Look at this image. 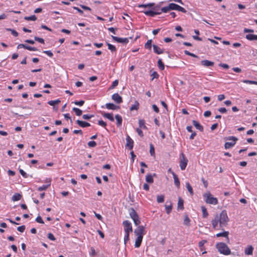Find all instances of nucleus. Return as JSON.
<instances>
[{
    "label": "nucleus",
    "mask_w": 257,
    "mask_h": 257,
    "mask_svg": "<svg viewBox=\"0 0 257 257\" xmlns=\"http://www.w3.org/2000/svg\"><path fill=\"white\" fill-rule=\"evenodd\" d=\"M229 218L225 210H223L219 215L217 214L212 220L211 223L214 229H216L219 223V227L223 229V227L227 225Z\"/></svg>",
    "instance_id": "f257e3e1"
},
{
    "label": "nucleus",
    "mask_w": 257,
    "mask_h": 257,
    "mask_svg": "<svg viewBox=\"0 0 257 257\" xmlns=\"http://www.w3.org/2000/svg\"><path fill=\"white\" fill-rule=\"evenodd\" d=\"M216 247L218 251L224 255H228L231 253V251L228 246L223 242H219L216 244Z\"/></svg>",
    "instance_id": "f03ea898"
},
{
    "label": "nucleus",
    "mask_w": 257,
    "mask_h": 257,
    "mask_svg": "<svg viewBox=\"0 0 257 257\" xmlns=\"http://www.w3.org/2000/svg\"><path fill=\"white\" fill-rule=\"evenodd\" d=\"M203 197L207 203L215 205L218 203L217 199L213 197L210 192L204 194Z\"/></svg>",
    "instance_id": "7ed1b4c3"
},
{
    "label": "nucleus",
    "mask_w": 257,
    "mask_h": 257,
    "mask_svg": "<svg viewBox=\"0 0 257 257\" xmlns=\"http://www.w3.org/2000/svg\"><path fill=\"white\" fill-rule=\"evenodd\" d=\"M130 215L132 219L133 220L136 226L139 225L140 224L141 221L139 219V215L135 211V210H132V211L130 213Z\"/></svg>",
    "instance_id": "20e7f679"
},
{
    "label": "nucleus",
    "mask_w": 257,
    "mask_h": 257,
    "mask_svg": "<svg viewBox=\"0 0 257 257\" xmlns=\"http://www.w3.org/2000/svg\"><path fill=\"white\" fill-rule=\"evenodd\" d=\"M188 160L185 157L184 154L182 153L180 155V167L182 170L185 169L187 165Z\"/></svg>",
    "instance_id": "39448f33"
},
{
    "label": "nucleus",
    "mask_w": 257,
    "mask_h": 257,
    "mask_svg": "<svg viewBox=\"0 0 257 257\" xmlns=\"http://www.w3.org/2000/svg\"><path fill=\"white\" fill-rule=\"evenodd\" d=\"M228 140H232V142H226L224 145V147L226 149H229L233 147L236 143V141H237V138L235 137L231 136L227 138Z\"/></svg>",
    "instance_id": "423d86ee"
},
{
    "label": "nucleus",
    "mask_w": 257,
    "mask_h": 257,
    "mask_svg": "<svg viewBox=\"0 0 257 257\" xmlns=\"http://www.w3.org/2000/svg\"><path fill=\"white\" fill-rule=\"evenodd\" d=\"M122 224L124 226V230L125 233H130V231L132 232L133 231L132 224L128 220L124 221Z\"/></svg>",
    "instance_id": "0eeeda50"
},
{
    "label": "nucleus",
    "mask_w": 257,
    "mask_h": 257,
    "mask_svg": "<svg viewBox=\"0 0 257 257\" xmlns=\"http://www.w3.org/2000/svg\"><path fill=\"white\" fill-rule=\"evenodd\" d=\"M111 37L114 41L118 43L127 44L128 42V38H121L113 36H111Z\"/></svg>",
    "instance_id": "6e6552de"
},
{
    "label": "nucleus",
    "mask_w": 257,
    "mask_h": 257,
    "mask_svg": "<svg viewBox=\"0 0 257 257\" xmlns=\"http://www.w3.org/2000/svg\"><path fill=\"white\" fill-rule=\"evenodd\" d=\"M111 98L114 102L118 104L122 102V97L117 93L113 94L111 96Z\"/></svg>",
    "instance_id": "1a4fd4ad"
},
{
    "label": "nucleus",
    "mask_w": 257,
    "mask_h": 257,
    "mask_svg": "<svg viewBox=\"0 0 257 257\" xmlns=\"http://www.w3.org/2000/svg\"><path fill=\"white\" fill-rule=\"evenodd\" d=\"M145 231V227L143 226H139L137 229L135 230V233L138 236H143Z\"/></svg>",
    "instance_id": "9d476101"
},
{
    "label": "nucleus",
    "mask_w": 257,
    "mask_h": 257,
    "mask_svg": "<svg viewBox=\"0 0 257 257\" xmlns=\"http://www.w3.org/2000/svg\"><path fill=\"white\" fill-rule=\"evenodd\" d=\"M126 147L128 148L130 150H132L133 148V144H134V141L128 135L126 136Z\"/></svg>",
    "instance_id": "9b49d317"
},
{
    "label": "nucleus",
    "mask_w": 257,
    "mask_h": 257,
    "mask_svg": "<svg viewBox=\"0 0 257 257\" xmlns=\"http://www.w3.org/2000/svg\"><path fill=\"white\" fill-rule=\"evenodd\" d=\"M201 64L205 67H211L213 66L214 63L213 62L207 60H204L201 61Z\"/></svg>",
    "instance_id": "f8f14e48"
},
{
    "label": "nucleus",
    "mask_w": 257,
    "mask_h": 257,
    "mask_svg": "<svg viewBox=\"0 0 257 257\" xmlns=\"http://www.w3.org/2000/svg\"><path fill=\"white\" fill-rule=\"evenodd\" d=\"M105 107L108 109L115 110L119 108V106L112 103H108L105 104Z\"/></svg>",
    "instance_id": "ddd939ff"
},
{
    "label": "nucleus",
    "mask_w": 257,
    "mask_h": 257,
    "mask_svg": "<svg viewBox=\"0 0 257 257\" xmlns=\"http://www.w3.org/2000/svg\"><path fill=\"white\" fill-rule=\"evenodd\" d=\"M154 52L157 54H161L164 53V50L161 49L156 45H153Z\"/></svg>",
    "instance_id": "4468645a"
},
{
    "label": "nucleus",
    "mask_w": 257,
    "mask_h": 257,
    "mask_svg": "<svg viewBox=\"0 0 257 257\" xmlns=\"http://www.w3.org/2000/svg\"><path fill=\"white\" fill-rule=\"evenodd\" d=\"M76 123L82 127H85L90 126V124L87 122L77 120Z\"/></svg>",
    "instance_id": "2eb2a0df"
},
{
    "label": "nucleus",
    "mask_w": 257,
    "mask_h": 257,
    "mask_svg": "<svg viewBox=\"0 0 257 257\" xmlns=\"http://www.w3.org/2000/svg\"><path fill=\"white\" fill-rule=\"evenodd\" d=\"M253 247L251 245H249L245 248L244 253L245 255H252L253 253Z\"/></svg>",
    "instance_id": "dca6fc26"
},
{
    "label": "nucleus",
    "mask_w": 257,
    "mask_h": 257,
    "mask_svg": "<svg viewBox=\"0 0 257 257\" xmlns=\"http://www.w3.org/2000/svg\"><path fill=\"white\" fill-rule=\"evenodd\" d=\"M172 174L173 176L175 185L176 186V187L177 188H179L180 184V181H179V178H178L177 175L176 174H175V173L174 172H172Z\"/></svg>",
    "instance_id": "f3484780"
},
{
    "label": "nucleus",
    "mask_w": 257,
    "mask_h": 257,
    "mask_svg": "<svg viewBox=\"0 0 257 257\" xmlns=\"http://www.w3.org/2000/svg\"><path fill=\"white\" fill-rule=\"evenodd\" d=\"M193 124L198 130L201 132L203 131V127L196 120H193L192 121Z\"/></svg>",
    "instance_id": "a211bd4d"
},
{
    "label": "nucleus",
    "mask_w": 257,
    "mask_h": 257,
    "mask_svg": "<svg viewBox=\"0 0 257 257\" xmlns=\"http://www.w3.org/2000/svg\"><path fill=\"white\" fill-rule=\"evenodd\" d=\"M143 239V236H138L136 239L135 246L136 247L138 248L141 246V242Z\"/></svg>",
    "instance_id": "6ab92c4d"
},
{
    "label": "nucleus",
    "mask_w": 257,
    "mask_h": 257,
    "mask_svg": "<svg viewBox=\"0 0 257 257\" xmlns=\"http://www.w3.org/2000/svg\"><path fill=\"white\" fill-rule=\"evenodd\" d=\"M144 13L147 16L154 17L155 15H160L161 14V12H154L153 11H148L144 12Z\"/></svg>",
    "instance_id": "aec40b11"
},
{
    "label": "nucleus",
    "mask_w": 257,
    "mask_h": 257,
    "mask_svg": "<svg viewBox=\"0 0 257 257\" xmlns=\"http://www.w3.org/2000/svg\"><path fill=\"white\" fill-rule=\"evenodd\" d=\"M190 219H189L188 216L187 215H185L183 221L184 225L187 226H189L190 225Z\"/></svg>",
    "instance_id": "412c9836"
},
{
    "label": "nucleus",
    "mask_w": 257,
    "mask_h": 257,
    "mask_svg": "<svg viewBox=\"0 0 257 257\" xmlns=\"http://www.w3.org/2000/svg\"><path fill=\"white\" fill-rule=\"evenodd\" d=\"M102 115L103 117L107 118L109 120L113 121H114V118L113 117L112 113H104L102 114Z\"/></svg>",
    "instance_id": "4be33fe9"
},
{
    "label": "nucleus",
    "mask_w": 257,
    "mask_h": 257,
    "mask_svg": "<svg viewBox=\"0 0 257 257\" xmlns=\"http://www.w3.org/2000/svg\"><path fill=\"white\" fill-rule=\"evenodd\" d=\"M245 38L250 41L256 40L257 41V35L253 34H247L246 35Z\"/></svg>",
    "instance_id": "5701e85b"
},
{
    "label": "nucleus",
    "mask_w": 257,
    "mask_h": 257,
    "mask_svg": "<svg viewBox=\"0 0 257 257\" xmlns=\"http://www.w3.org/2000/svg\"><path fill=\"white\" fill-rule=\"evenodd\" d=\"M50 185H51V181L49 180L48 184H47V185H43V186H42L41 187H39L38 188V190L39 191H42L43 190H45L50 186Z\"/></svg>",
    "instance_id": "b1692460"
},
{
    "label": "nucleus",
    "mask_w": 257,
    "mask_h": 257,
    "mask_svg": "<svg viewBox=\"0 0 257 257\" xmlns=\"http://www.w3.org/2000/svg\"><path fill=\"white\" fill-rule=\"evenodd\" d=\"M228 234H229V232L228 231H224L223 232H220V233H217L216 234V236L217 237H227V239H228Z\"/></svg>",
    "instance_id": "393cba45"
},
{
    "label": "nucleus",
    "mask_w": 257,
    "mask_h": 257,
    "mask_svg": "<svg viewBox=\"0 0 257 257\" xmlns=\"http://www.w3.org/2000/svg\"><path fill=\"white\" fill-rule=\"evenodd\" d=\"M115 118L117 121V125L119 126L121 125L122 123V117L119 114H116L115 116Z\"/></svg>",
    "instance_id": "a878e982"
},
{
    "label": "nucleus",
    "mask_w": 257,
    "mask_h": 257,
    "mask_svg": "<svg viewBox=\"0 0 257 257\" xmlns=\"http://www.w3.org/2000/svg\"><path fill=\"white\" fill-rule=\"evenodd\" d=\"M184 200L181 197H179L178 201V209H184L183 206Z\"/></svg>",
    "instance_id": "bb28decb"
},
{
    "label": "nucleus",
    "mask_w": 257,
    "mask_h": 257,
    "mask_svg": "<svg viewBox=\"0 0 257 257\" xmlns=\"http://www.w3.org/2000/svg\"><path fill=\"white\" fill-rule=\"evenodd\" d=\"M146 181L149 183H153L154 182V179L151 174H148L146 176Z\"/></svg>",
    "instance_id": "cd10ccee"
},
{
    "label": "nucleus",
    "mask_w": 257,
    "mask_h": 257,
    "mask_svg": "<svg viewBox=\"0 0 257 257\" xmlns=\"http://www.w3.org/2000/svg\"><path fill=\"white\" fill-rule=\"evenodd\" d=\"M152 40L151 39L148 40V41L145 44V48L151 50L152 46H153L152 45Z\"/></svg>",
    "instance_id": "c85d7f7f"
},
{
    "label": "nucleus",
    "mask_w": 257,
    "mask_h": 257,
    "mask_svg": "<svg viewBox=\"0 0 257 257\" xmlns=\"http://www.w3.org/2000/svg\"><path fill=\"white\" fill-rule=\"evenodd\" d=\"M22 196L19 193H16L12 197V200L14 201H18L21 199Z\"/></svg>",
    "instance_id": "c756f323"
},
{
    "label": "nucleus",
    "mask_w": 257,
    "mask_h": 257,
    "mask_svg": "<svg viewBox=\"0 0 257 257\" xmlns=\"http://www.w3.org/2000/svg\"><path fill=\"white\" fill-rule=\"evenodd\" d=\"M206 242V240H202L201 241H199L198 245L201 250L203 251L205 249L204 244Z\"/></svg>",
    "instance_id": "7c9ffc66"
},
{
    "label": "nucleus",
    "mask_w": 257,
    "mask_h": 257,
    "mask_svg": "<svg viewBox=\"0 0 257 257\" xmlns=\"http://www.w3.org/2000/svg\"><path fill=\"white\" fill-rule=\"evenodd\" d=\"M186 188L191 195H193V189L189 182L186 183Z\"/></svg>",
    "instance_id": "2f4dec72"
},
{
    "label": "nucleus",
    "mask_w": 257,
    "mask_h": 257,
    "mask_svg": "<svg viewBox=\"0 0 257 257\" xmlns=\"http://www.w3.org/2000/svg\"><path fill=\"white\" fill-rule=\"evenodd\" d=\"M139 103L138 102V101H136L135 104L131 107L130 110L131 111L134 110H137L139 109Z\"/></svg>",
    "instance_id": "473e14b6"
},
{
    "label": "nucleus",
    "mask_w": 257,
    "mask_h": 257,
    "mask_svg": "<svg viewBox=\"0 0 257 257\" xmlns=\"http://www.w3.org/2000/svg\"><path fill=\"white\" fill-rule=\"evenodd\" d=\"M61 102L60 100L57 99L55 100H50L48 102V103L51 106H54L55 104H57Z\"/></svg>",
    "instance_id": "72a5a7b5"
},
{
    "label": "nucleus",
    "mask_w": 257,
    "mask_h": 257,
    "mask_svg": "<svg viewBox=\"0 0 257 257\" xmlns=\"http://www.w3.org/2000/svg\"><path fill=\"white\" fill-rule=\"evenodd\" d=\"M178 7V5L174 3H171L169 5V8L170 10H177Z\"/></svg>",
    "instance_id": "f704fd0d"
},
{
    "label": "nucleus",
    "mask_w": 257,
    "mask_h": 257,
    "mask_svg": "<svg viewBox=\"0 0 257 257\" xmlns=\"http://www.w3.org/2000/svg\"><path fill=\"white\" fill-rule=\"evenodd\" d=\"M72 110L75 112L76 115L77 116H80L82 115V111L78 108L74 107L73 108Z\"/></svg>",
    "instance_id": "c9c22d12"
},
{
    "label": "nucleus",
    "mask_w": 257,
    "mask_h": 257,
    "mask_svg": "<svg viewBox=\"0 0 257 257\" xmlns=\"http://www.w3.org/2000/svg\"><path fill=\"white\" fill-rule=\"evenodd\" d=\"M150 153L152 156H155V148L152 144H150Z\"/></svg>",
    "instance_id": "e433bc0d"
},
{
    "label": "nucleus",
    "mask_w": 257,
    "mask_h": 257,
    "mask_svg": "<svg viewBox=\"0 0 257 257\" xmlns=\"http://www.w3.org/2000/svg\"><path fill=\"white\" fill-rule=\"evenodd\" d=\"M139 123L140 127H141L142 128H145V129H147V126L145 125V121L144 120H143V119H139Z\"/></svg>",
    "instance_id": "4c0bfd02"
},
{
    "label": "nucleus",
    "mask_w": 257,
    "mask_h": 257,
    "mask_svg": "<svg viewBox=\"0 0 257 257\" xmlns=\"http://www.w3.org/2000/svg\"><path fill=\"white\" fill-rule=\"evenodd\" d=\"M158 65L159 68L161 70H163L165 68V66L161 59H159L158 61Z\"/></svg>",
    "instance_id": "58836bf2"
},
{
    "label": "nucleus",
    "mask_w": 257,
    "mask_h": 257,
    "mask_svg": "<svg viewBox=\"0 0 257 257\" xmlns=\"http://www.w3.org/2000/svg\"><path fill=\"white\" fill-rule=\"evenodd\" d=\"M24 19L27 21H35L37 20V17L35 15H32L30 17H25Z\"/></svg>",
    "instance_id": "ea45409f"
},
{
    "label": "nucleus",
    "mask_w": 257,
    "mask_h": 257,
    "mask_svg": "<svg viewBox=\"0 0 257 257\" xmlns=\"http://www.w3.org/2000/svg\"><path fill=\"white\" fill-rule=\"evenodd\" d=\"M157 200L158 203H162L164 201V195H158L157 197Z\"/></svg>",
    "instance_id": "a19ab883"
},
{
    "label": "nucleus",
    "mask_w": 257,
    "mask_h": 257,
    "mask_svg": "<svg viewBox=\"0 0 257 257\" xmlns=\"http://www.w3.org/2000/svg\"><path fill=\"white\" fill-rule=\"evenodd\" d=\"M107 45L108 46V48L109 49L111 52H115L116 50V49L115 47L108 43H107Z\"/></svg>",
    "instance_id": "79ce46f5"
},
{
    "label": "nucleus",
    "mask_w": 257,
    "mask_h": 257,
    "mask_svg": "<svg viewBox=\"0 0 257 257\" xmlns=\"http://www.w3.org/2000/svg\"><path fill=\"white\" fill-rule=\"evenodd\" d=\"M243 83L250 84H256L257 85V81H253V80H244L243 81Z\"/></svg>",
    "instance_id": "37998d69"
},
{
    "label": "nucleus",
    "mask_w": 257,
    "mask_h": 257,
    "mask_svg": "<svg viewBox=\"0 0 257 257\" xmlns=\"http://www.w3.org/2000/svg\"><path fill=\"white\" fill-rule=\"evenodd\" d=\"M7 30L8 31H11L12 33V34L15 37H17L18 36V33L15 30H13V29H12L10 28H8V29H7Z\"/></svg>",
    "instance_id": "c03bdc74"
},
{
    "label": "nucleus",
    "mask_w": 257,
    "mask_h": 257,
    "mask_svg": "<svg viewBox=\"0 0 257 257\" xmlns=\"http://www.w3.org/2000/svg\"><path fill=\"white\" fill-rule=\"evenodd\" d=\"M172 204L171 201H167L165 204V209H172Z\"/></svg>",
    "instance_id": "a18cd8bd"
},
{
    "label": "nucleus",
    "mask_w": 257,
    "mask_h": 257,
    "mask_svg": "<svg viewBox=\"0 0 257 257\" xmlns=\"http://www.w3.org/2000/svg\"><path fill=\"white\" fill-rule=\"evenodd\" d=\"M34 39L35 41H37L39 42L40 43L44 44V40L43 38L38 37L37 36H35L34 37Z\"/></svg>",
    "instance_id": "49530a36"
},
{
    "label": "nucleus",
    "mask_w": 257,
    "mask_h": 257,
    "mask_svg": "<svg viewBox=\"0 0 257 257\" xmlns=\"http://www.w3.org/2000/svg\"><path fill=\"white\" fill-rule=\"evenodd\" d=\"M92 117H93V115H91V114H83L82 115V118L84 119H86V120H88L90 118H92Z\"/></svg>",
    "instance_id": "de8ad7c7"
},
{
    "label": "nucleus",
    "mask_w": 257,
    "mask_h": 257,
    "mask_svg": "<svg viewBox=\"0 0 257 257\" xmlns=\"http://www.w3.org/2000/svg\"><path fill=\"white\" fill-rule=\"evenodd\" d=\"M184 53L187 55H188V56H192V57H195V58H197L198 57L197 55H196L195 54H193V53H190L189 52V51H187V50H185L184 51Z\"/></svg>",
    "instance_id": "09e8293b"
},
{
    "label": "nucleus",
    "mask_w": 257,
    "mask_h": 257,
    "mask_svg": "<svg viewBox=\"0 0 257 257\" xmlns=\"http://www.w3.org/2000/svg\"><path fill=\"white\" fill-rule=\"evenodd\" d=\"M88 146L91 148L95 147L96 146V143L95 141H90L88 143Z\"/></svg>",
    "instance_id": "8fccbe9b"
},
{
    "label": "nucleus",
    "mask_w": 257,
    "mask_h": 257,
    "mask_svg": "<svg viewBox=\"0 0 257 257\" xmlns=\"http://www.w3.org/2000/svg\"><path fill=\"white\" fill-rule=\"evenodd\" d=\"M19 172L22 176L25 178H27L28 177V175L27 173L22 169H20Z\"/></svg>",
    "instance_id": "3c124183"
},
{
    "label": "nucleus",
    "mask_w": 257,
    "mask_h": 257,
    "mask_svg": "<svg viewBox=\"0 0 257 257\" xmlns=\"http://www.w3.org/2000/svg\"><path fill=\"white\" fill-rule=\"evenodd\" d=\"M118 84V81L117 80H114L110 87V89H113L116 87Z\"/></svg>",
    "instance_id": "603ef678"
},
{
    "label": "nucleus",
    "mask_w": 257,
    "mask_h": 257,
    "mask_svg": "<svg viewBox=\"0 0 257 257\" xmlns=\"http://www.w3.org/2000/svg\"><path fill=\"white\" fill-rule=\"evenodd\" d=\"M25 228H26V227L25 225H22V226L18 227L17 228V230L21 232H23L25 231Z\"/></svg>",
    "instance_id": "864d4df0"
},
{
    "label": "nucleus",
    "mask_w": 257,
    "mask_h": 257,
    "mask_svg": "<svg viewBox=\"0 0 257 257\" xmlns=\"http://www.w3.org/2000/svg\"><path fill=\"white\" fill-rule=\"evenodd\" d=\"M36 221L39 223H42V224L44 223V222L43 221V219H42V218L40 216H38L36 218Z\"/></svg>",
    "instance_id": "5fc2aeb1"
},
{
    "label": "nucleus",
    "mask_w": 257,
    "mask_h": 257,
    "mask_svg": "<svg viewBox=\"0 0 257 257\" xmlns=\"http://www.w3.org/2000/svg\"><path fill=\"white\" fill-rule=\"evenodd\" d=\"M26 49L29 50L30 51H36L38 50L37 48H36L35 47H32L31 46H27V45L26 46Z\"/></svg>",
    "instance_id": "6e6d98bb"
},
{
    "label": "nucleus",
    "mask_w": 257,
    "mask_h": 257,
    "mask_svg": "<svg viewBox=\"0 0 257 257\" xmlns=\"http://www.w3.org/2000/svg\"><path fill=\"white\" fill-rule=\"evenodd\" d=\"M177 11H180L182 13H186L187 12V11L184 9L183 8V7L180 6L178 5V8H177Z\"/></svg>",
    "instance_id": "4d7b16f0"
},
{
    "label": "nucleus",
    "mask_w": 257,
    "mask_h": 257,
    "mask_svg": "<svg viewBox=\"0 0 257 257\" xmlns=\"http://www.w3.org/2000/svg\"><path fill=\"white\" fill-rule=\"evenodd\" d=\"M48 238L51 240H55L56 239L53 234L51 233H49L48 234Z\"/></svg>",
    "instance_id": "13d9d810"
},
{
    "label": "nucleus",
    "mask_w": 257,
    "mask_h": 257,
    "mask_svg": "<svg viewBox=\"0 0 257 257\" xmlns=\"http://www.w3.org/2000/svg\"><path fill=\"white\" fill-rule=\"evenodd\" d=\"M98 124L99 125H101L104 127H105V126H106V123L105 122H104V121L102 120H99L98 122Z\"/></svg>",
    "instance_id": "bf43d9fd"
},
{
    "label": "nucleus",
    "mask_w": 257,
    "mask_h": 257,
    "mask_svg": "<svg viewBox=\"0 0 257 257\" xmlns=\"http://www.w3.org/2000/svg\"><path fill=\"white\" fill-rule=\"evenodd\" d=\"M219 66L226 69H228L229 67L228 65L224 63H220Z\"/></svg>",
    "instance_id": "052dcab7"
},
{
    "label": "nucleus",
    "mask_w": 257,
    "mask_h": 257,
    "mask_svg": "<svg viewBox=\"0 0 257 257\" xmlns=\"http://www.w3.org/2000/svg\"><path fill=\"white\" fill-rule=\"evenodd\" d=\"M74 103L76 105H79V106H82V105H83L84 104V100H80V101H75V102H74Z\"/></svg>",
    "instance_id": "680f3d73"
},
{
    "label": "nucleus",
    "mask_w": 257,
    "mask_h": 257,
    "mask_svg": "<svg viewBox=\"0 0 257 257\" xmlns=\"http://www.w3.org/2000/svg\"><path fill=\"white\" fill-rule=\"evenodd\" d=\"M218 111L221 113H225L227 112V109L225 107H221L218 109Z\"/></svg>",
    "instance_id": "e2e57ef3"
},
{
    "label": "nucleus",
    "mask_w": 257,
    "mask_h": 257,
    "mask_svg": "<svg viewBox=\"0 0 257 257\" xmlns=\"http://www.w3.org/2000/svg\"><path fill=\"white\" fill-rule=\"evenodd\" d=\"M170 9L169 8V6L167 7H164L162 8L161 11L163 13H167V12L169 11Z\"/></svg>",
    "instance_id": "0e129e2a"
},
{
    "label": "nucleus",
    "mask_w": 257,
    "mask_h": 257,
    "mask_svg": "<svg viewBox=\"0 0 257 257\" xmlns=\"http://www.w3.org/2000/svg\"><path fill=\"white\" fill-rule=\"evenodd\" d=\"M152 107L156 112L158 113L159 112V109L156 105L153 104L152 105Z\"/></svg>",
    "instance_id": "69168bd1"
},
{
    "label": "nucleus",
    "mask_w": 257,
    "mask_h": 257,
    "mask_svg": "<svg viewBox=\"0 0 257 257\" xmlns=\"http://www.w3.org/2000/svg\"><path fill=\"white\" fill-rule=\"evenodd\" d=\"M136 131H137L138 135L140 137H143V136H144L143 133L141 129H140L139 128H137Z\"/></svg>",
    "instance_id": "338daca9"
},
{
    "label": "nucleus",
    "mask_w": 257,
    "mask_h": 257,
    "mask_svg": "<svg viewBox=\"0 0 257 257\" xmlns=\"http://www.w3.org/2000/svg\"><path fill=\"white\" fill-rule=\"evenodd\" d=\"M218 99L219 101H222L225 98V95L224 94H220L218 95Z\"/></svg>",
    "instance_id": "774afa93"
}]
</instances>
